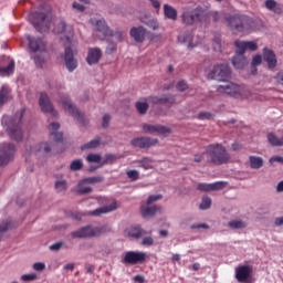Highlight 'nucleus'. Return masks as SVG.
Segmentation results:
<instances>
[{
    "label": "nucleus",
    "instance_id": "e2e57ef3",
    "mask_svg": "<svg viewBox=\"0 0 283 283\" xmlns=\"http://www.w3.org/2000/svg\"><path fill=\"white\" fill-rule=\"evenodd\" d=\"M251 65H262V55L256 54L252 57Z\"/></svg>",
    "mask_w": 283,
    "mask_h": 283
},
{
    "label": "nucleus",
    "instance_id": "69168bd1",
    "mask_svg": "<svg viewBox=\"0 0 283 283\" xmlns=\"http://www.w3.org/2000/svg\"><path fill=\"white\" fill-rule=\"evenodd\" d=\"M177 90L179 92H185V90H187L189 86L187 85V82L185 81H179L176 85Z\"/></svg>",
    "mask_w": 283,
    "mask_h": 283
},
{
    "label": "nucleus",
    "instance_id": "052dcab7",
    "mask_svg": "<svg viewBox=\"0 0 283 283\" xmlns=\"http://www.w3.org/2000/svg\"><path fill=\"white\" fill-rule=\"evenodd\" d=\"M211 117H212V115L209 112H201L198 114L199 120H209V118H211Z\"/></svg>",
    "mask_w": 283,
    "mask_h": 283
},
{
    "label": "nucleus",
    "instance_id": "c756f323",
    "mask_svg": "<svg viewBox=\"0 0 283 283\" xmlns=\"http://www.w3.org/2000/svg\"><path fill=\"white\" fill-rule=\"evenodd\" d=\"M179 43H184L187 45L188 50H193V48H198V43H193V34L191 32L182 33L178 36Z\"/></svg>",
    "mask_w": 283,
    "mask_h": 283
},
{
    "label": "nucleus",
    "instance_id": "2f4dec72",
    "mask_svg": "<svg viewBox=\"0 0 283 283\" xmlns=\"http://www.w3.org/2000/svg\"><path fill=\"white\" fill-rule=\"evenodd\" d=\"M60 127H61V124L59 123H51L49 125V132L51 136H53V140H55V143L63 142V133H57Z\"/></svg>",
    "mask_w": 283,
    "mask_h": 283
},
{
    "label": "nucleus",
    "instance_id": "dca6fc26",
    "mask_svg": "<svg viewBox=\"0 0 283 283\" xmlns=\"http://www.w3.org/2000/svg\"><path fill=\"white\" fill-rule=\"evenodd\" d=\"M52 151V146L48 142H42L39 144H35L34 146L30 147V150L27 149V154L34 156H48Z\"/></svg>",
    "mask_w": 283,
    "mask_h": 283
},
{
    "label": "nucleus",
    "instance_id": "aec40b11",
    "mask_svg": "<svg viewBox=\"0 0 283 283\" xmlns=\"http://www.w3.org/2000/svg\"><path fill=\"white\" fill-rule=\"evenodd\" d=\"M64 61L69 72H74L78 67V62L74 59V52L72 48H66L64 51Z\"/></svg>",
    "mask_w": 283,
    "mask_h": 283
},
{
    "label": "nucleus",
    "instance_id": "5fc2aeb1",
    "mask_svg": "<svg viewBox=\"0 0 283 283\" xmlns=\"http://www.w3.org/2000/svg\"><path fill=\"white\" fill-rule=\"evenodd\" d=\"M8 229H10V221L4 220V221L0 222V238H1V233H6V231H8Z\"/></svg>",
    "mask_w": 283,
    "mask_h": 283
},
{
    "label": "nucleus",
    "instance_id": "bf43d9fd",
    "mask_svg": "<svg viewBox=\"0 0 283 283\" xmlns=\"http://www.w3.org/2000/svg\"><path fill=\"white\" fill-rule=\"evenodd\" d=\"M109 120H112V116L109 114H105L102 119V126L104 128L109 127Z\"/></svg>",
    "mask_w": 283,
    "mask_h": 283
},
{
    "label": "nucleus",
    "instance_id": "f03ea898",
    "mask_svg": "<svg viewBox=\"0 0 283 283\" xmlns=\"http://www.w3.org/2000/svg\"><path fill=\"white\" fill-rule=\"evenodd\" d=\"M50 7L42 6L39 11L29 14V21L38 30V32H48L50 30Z\"/></svg>",
    "mask_w": 283,
    "mask_h": 283
},
{
    "label": "nucleus",
    "instance_id": "0eeeda50",
    "mask_svg": "<svg viewBox=\"0 0 283 283\" xmlns=\"http://www.w3.org/2000/svg\"><path fill=\"white\" fill-rule=\"evenodd\" d=\"M184 23L187 25H193V23H202L207 19V9L198 6L192 10H186L181 14Z\"/></svg>",
    "mask_w": 283,
    "mask_h": 283
},
{
    "label": "nucleus",
    "instance_id": "f3484780",
    "mask_svg": "<svg viewBox=\"0 0 283 283\" xmlns=\"http://www.w3.org/2000/svg\"><path fill=\"white\" fill-rule=\"evenodd\" d=\"M102 181H103V177H90V178L83 179L77 185V191L78 193H92V188L90 187V185H94L96 182H102Z\"/></svg>",
    "mask_w": 283,
    "mask_h": 283
},
{
    "label": "nucleus",
    "instance_id": "7c9ffc66",
    "mask_svg": "<svg viewBox=\"0 0 283 283\" xmlns=\"http://www.w3.org/2000/svg\"><path fill=\"white\" fill-rule=\"evenodd\" d=\"M118 209V205L116 202H112L108 206H103L102 208H97L87 213V216H102V213H112V211H116Z\"/></svg>",
    "mask_w": 283,
    "mask_h": 283
},
{
    "label": "nucleus",
    "instance_id": "f257e3e1",
    "mask_svg": "<svg viewBox=\"0 0 283 283\" xmlns=\"http://www.w3.org/2000/svg\"><path fill=\"white\" fill-rule=\"evenodd\" d=\"M23 114H25V109H21L17 114V118H12L10 116L4 115L2 117V127L6 129L10 138L12 140H23V130H21V120H23Z\"/></svg>",
    "mask_w": 283,
    "mask_h": 283
},
{
    "label": "nucleus",
    "instance_id": "09e8293b",
    "mask_svg": "<svg viewBox=\"0 0 283 283\" xmlns=\"http://www.w3.org/2000/svg\"><path fill=\"white\" fill-rule=\"evenodd\" d=\"M55 189L59 192L66 191L67 190V181H65V180L55 181Z\"/></svg>",
    "mask_w": 283,
    "mask_h": 283
},
{
    "label": "nucleus",
    "instance_id": "37998d69",
    "mask_svg": "<svg viewBox=\"0 0 283 283\" xmlns=\"http://www.w3.org/2000/svg\"><path fill=\"white\" fill-rule=\"evenodd\" d=\"M212 49L214 52H222V39L219 35H216L212 40Z\"/></svg>",
    "mask_w": 283,
    "mask_h": 283
},
{
    "label": "nucleus",
    "instance_id": "4468645a",
    "mask_svg": "<svg viewBox=\"0 0 283 283\" xmlns=\"http://www.w3.org/2000/svg\"><path fill=\"white\" fill-rule=\"evenodd\" d=\"M242 85L235 83H228L217 86V92L219 94H228V96H233L234 98H240V91Z\"/></svg>",
    "mask_w": 283,
    "mask_h": 283
},
{
    "label": "nucleus",
    "instance_id": "0e129e2a",
    "mask_svg": "<svg viewBox=\"0 0 283 283\" xmlns=\"http://www.w3.org/2000/svg\"><path fill=\"white\" fill-rule=\"evenodd\" d=\"M116 50V43L108 42L106 46V54H114V51Z\"/></svg>",
    "mask_w": 283,
    "mask_h": 283
},
{
    "label": "nucleus",
    "instance_id": "9d476101",
    "mask_svg": "<svg viewBox=\"0 0 283 283\" xmlns=\"http://www.w3.org/2000/svg\"><path fill=\"white\" fill-rule=\"evenodd\" d=\"M17 154V146L10 143L0 144V167H3L14 160Z\"/></svg>",
    "mask_w": 283,
    "mask_h": 283
},
{
    "label": "nucleus",
    "instance_id": "864d4df0",
    "mask_svg": "<svg viewBox=\"0 0 283 283\" xmlns=\"http://www.w3.org/2000/svg\"><path fill=\"white\" fill-rule=\"evenodd\" d=\"M142 247H154V238L151 237H145L142 242Z\"/></svg>",
    "mask_w": 283,
    "mask_h": 283
},
{
    "label": "nucleus",
    "instance_id": "473e14b6",
    "mask_svg": "<svg viewBox=\"0 0 283 283\" xmlns=\"http://www.w3.org/2000/svg\"><path fill=\"white\" fill-rule=\"evenodd\" d=\"M134 163L137 165V167L144 169V171H149V169H154V159L149 157H144L142 159L135 160Z\"/></svg>",
    "mask_w": 283,
    "mask_h": 283
},
{
    "label": "nucleus",
    "instance_id": "4be33fe9",
    "mask_svg": "<svg viewBox=\"0 0 283 283\" xmlns=\"http://www.w3.org/2000/svg\"><path fill=\"white\" fill-rule=\"evenodd\" d=\"M232 65L235 70H243L244 66L249 65V61L247 56H244V52L237 49L235 55L232 57Z\"/></svg>",
    "mask_w": 283,
    "mask_h": 283
},
{
    "label": "nucleus",
    "instance_id": "680f3d73",
    "mask_svg": "<svg viewBox=\"0 0 283 283\" xmlns=\"http://www.w3.org/2000/svg\"><path fill=\"white\" fill-rule=\"evenodd\" d=\"M197 189L199 191H211V186L210 184H198Z\"/></svg>",
    "mask_w": 283,
    "mask_h": 283
},
{
    "label": "nucleus",
    "instance_id": "a211bd4d",
    "mask_svg": "<svg viewBox=\"0 0 283 283\" xmlns=\"http://www.w3.org/2000/svg\"><path fill=\"white\" fill-rule=\"evenodd\" d=\"M158 144V139H151L149 137H138L130 142L133 147H138L139 149H148V147H154Z\"/></svg>",
    "mask_w": 283,
    "mask_h": 283
},
{
    "label": "nucleus",
    "instance_id": "49530a36",
    "mask_svg": "<svg viewBox=\"0 0 283 283\" xmlns=\"http://www.w3.org/2000/svg\"><path fill=\"white\" fill-rule=\"evenodd\" d=\"M71 171H78L83 169V161L81 159H75L70 165Z\"/></svg>",
    "mask_w": 283,
    "mask_h": 283
},
{
    "label": "nucleus",
    "instance_id": "774afa93",
    "mask_svg": "<svg viewBox=\"0 0 283 283\" xmlns=\"http://www.w3.org/2000/svg\"><path fill=\"white\" fill-rule=\"evenodd\" d=\"M269 163L271 165H273L274 163H280L281 165H283V157L273 156V157L270 158Z\"/></svg>",
    "mask_w": 283,
    "mask_h": 283
},
{
    "label": "nucleus",
    "instance_id": "4d7b16f0",
    "mask_svg": "<svg viewBox=\"0 0 283 283\" xmlns=\"http://www.w3.org/2000/svg\"><path fill=\"white\" fill-rule=\"evenodd\" d=\"M36 274H34V273H31V274H23L22 276H21V280L23 281V282H34V280H36Z\"/></svg>",
    "mask_w": 283,
    "mask_h": 283
},
{
    "label": "nucleus",
    "instance_id": "39448f33",
    "mask_svg": "<svg viewBox=\"0 0 283 283\" xmlns=\"http://www.w3.org/2000/svg\"><path fill=\"white\" fill-rule=\"evenodd\" d=\"M206 154L210 156V163L213 165H227L231 160V156L227 148L220 144H212L207 147Z\"/></svg>",
    "mask_w": 283,
    "mask_h": 283
},
{
    "label": "nucleus",
    "instance_id": "338daca9",
    "mask_svg": "<svg viewBox=\"0 0 283 283\" xmlns=\"http://www.w3.org/2000/svg\"><path fill=\"white\" fill-rule=\"evenodd\" d=\"M34 271H45V263L43 262H36L33 264Z\"/></svg>",
    "mask_w": 283,
    "mask_h": 283
},
{
    "label": "nucleus",
    "instance_id": "bb28decb",
    "mask_svg": "<svg viewBox=\"0 0 283 283\" xmlns=\"http://www.w3.org/2000/svg\"><path fill=\"white\" fill-rule=\"evenodd\" d=\"M158 211H160V207L151 206V203L146 202L140 207V213L143 218H154Z\"/></svg>",
    "mask_w": 283,
    "mask_h": 283
},
{
    "label": "nucleus",
    "instance_id": "393cba45",
    "mask_svg": "<svg viewBox=\"0 0 283 283\" xmlns=\"http://www.w3.org/2000/svg\"><path fill=\"white\" fill-rule=\"evenodd\" d=\"M234 45L237 50H240L241 53L243 52V54L247 52V50H251V52H255V50H258V43L254 41L235 40Z\"/></svg>",
    "mask_w": 283,
    "mask_h": 283
},
{
    "label": "nucleus",
    "instance_id": "de8ad7c7",
    "mask_svg": "<svg viewBox=\"0 0 283 283\" xmlns=\"http://www.w3.org/2000/svg\"><path fill=\"white\" fill-rule=\"evenodd\" d=\"M210 207H211V198L203 197L199 206V209H201L202 211H207V209H210Z\"/></svg>",
    "mask_w": 283,
    "mask_h": 283
},
{
    "label": "nucleus",
    "instance_id": "a18cd8bd",
    "mask_svg": "<svg viewBox=\"0 0 283 283\" xmlns=\"http://www.w3.org/2000/svg\"><path fill=\"white\" fill-rule=\"evenodd\" d=\"M265 8L272 12H280V9H277V2L275 0H266Z\"/></svg>",
    "mask_w": 283,
    "mask_h": 283
},
{
    "label": "nucleus",
    "instance_id": "6e6d98bb",
    "mask_svg": "<svg viewBox=\"0 0 283 283\" xmlns=\"http://www.w3.org/2000/svg\"><path fill=\"white\" fill-rule=\"evenodd\" d=\"M224 187V182L217 181L213 184H210V191H218L219 189H222Z\"/></svg>",
    "mask_w": 283,
    "mask_h": 283
},
{
    "label": "nucleus",
    "instance_id": "f8f14e48",
    "mask_svg": "<svg viewBox=\"0 0 283 283\" xmlns=\"http://www.w3.org/2000/svg\"><path fill=\"white\" fill-rule=\"evenodd\" d=\"M147 260V253L140 251H128L125 253L124 264H143Z\"/></svg>",
    "mask_w": 283,
    "mask_h": 283
},
{
    "label": "nucleus",
    "instance_id": "a878e982",
    "mask_svg": "<svg viewBox=\"0 0 283 283\" xmlns=\"http://www.w3.org/2000/svg\"><path fill=\"white\" fill-rule=\"evenodd\" d=\"M103 56V51L99 48H92L88 50L86 62L88 65H96Z\"/></svg>",
    "mask_w": 283,
    "mask_h": 283
},
{
    "label": "nucleus",
    "instance_id": "13d9d810",
    "mask_svg": "<svg viewBox=\"0 0 283 283\" xmlns=\"http://www.w3.org/2000/svg\"><path fill=\"white\" fill-rule=\"evenodd\" d=\"M161 198H163L161 195L149 196L148 199H147V203L148 205H154V202H158V200H160Z\"/></svg>",
    "mask_w": 283,
    "mask_h": 283
},
{
    "label": "nucleus",
    "instance_id": "f704fd0d",
    "mask_svg": "<svg viewBox=\"0 0 283 283\" xmlns=\"http://www.w3.org/2000/svg\"><path fill=\"white\" fill-rule=\"evenodd\" d=\"M164 14L166 19H170V21H177L178 19V11L169 4H164Z\"/></svg>",
    "mask_w": 283,
    "mask_h": 283
},
{
    "label": "nucleus",
    "instance_id": "e433bc0d",
    "mask_svg": "<svg viewBox=\"0 0 283 283\" xmlns=\"http://www.w3.org/2000/svg\"><path fill=\"white\" fill-rule=\"evenodd\" d=\"M249 163L251 169H262V167H264V159L259 156H250Z\"/></svg>",
    "mask_w": 283,
    "mask_h": 283
},
{
    "label": "nucleus",
    "instance_id": "72a5a7b5",
    "mask_svg": "<svg viewBox=\"0 0 283 283\" xmlns=\"http://www.w3.org/2000/svg\"><path fill=\"white\" fill-rule=\"evenodd\" d=\"M153 103H157L160 105H174L176 103V98L171 95H164V96H155L151 97Z\"/></svg>",
    "mask_w": 283,
    "mask_h": 283
},
{
    "label": "nucleus",
    "instance_id": "b1692460",
    "mask_svg": "<svg viewBox=\"0 0 283 283\" xmlns=\"http://www.w3.org/2000/svg\"><path fill=\"white\" fill-rule=\"evenodd\" d=\"M129 34L136 43H143L147 34V29H145L144 27H133Z\"/></svg>",
    "mask_w": 283,
    "mask_h": 283
},
{
    "label": "nucleus",
    "instance_id": "cd10ccee",
    "mask_svg": "<svg viewBox=\"0 0 283 283\" xmlns=\"http://www.w3.org/2000/svg\"><path fill=\"white\" fill-rule=\"evenodd\" d=\"M263 59L268 63L270 70H275V67H277V57L272 50H263Z\"/></svg>",
    "mask_w": 283,
    "mask_h": 283
},
{
    "label": "nucleus",
    "instance_id": "ea45409f",
    "mask_svg": "<svg viewBox=\"0 0 283 283\" xmlns=\"http://www.w3.org/2000/svg\"><path fill=\"white\" fill-rule=\"evenodd\" d=\"M137 112L139 114H147V109H149V104H147V99H140L135 105Z\"/></svg>",
    "mask_w": 283,
    "mask_h": 283
},
{
    "label": "nucleus",
    "instance_id": "ddd939ff",
    "mask_svg": "<svg viewBox=\"0 0 283 283\" xmlns=\"http://www.w3.org/2000/svg\"><path fill=\"white\" fill-rule=\"evenodd\" d=\"M90 23L95 28L96 32H99L104 36H114V31L107 25L105 19L91 18Z\"/></svg>",
    "mask_w": 283,
    "mask_h": 283
},
{
    "label": "nucleus",
    "instance_id": "4c0bfd02",
    "mask_svg": "<svg viewBox=\"0 0 283 283\" xmlns=\"http://www.w3.org/2000/svg\"><path fill=\"white\" fill-rule=\"evenodd\" d=\"M109 253H112V248H109V245L107 244H99L98 248L95 251V255L97 258H105L107 255H109Z\"/></svg>",
    "mask_w": 283,
    "mask_h": 283
},
{
    "label": "nucleus",
    "instance_id": "a19ab883",
    "mask_svg": "<svg viewBox=\"0 0 283 283\" xmlns=\"http://www.w3.org/2000/svg\"><path fill=\"white\" fill-rule=\"evenodd\" d=\"M142 23L147 25V28H150V30H160V24L158 23V20L156 19H149V20H143L140 19Z\"/></svg>",
    "mask_w": 283,
    "mask_h": 283
},
{
    "label": "nucleus",
    "instance_id": "8fccbe9b",
    "mask_svg": "<svg viewBox=\"0 0 283 283\" xmlns=\"http://www.w3.org/2000/svg\"><path fill=\"white\" fill-rule=\"evenodd\" d=\"M117 39V41H124L125 36H127V32H125L123 29H117L115 32H113V35Z\"/></svg>",
    "mask_w": 283,
    "mask_h": 283
},
{
    "label": "nucleus",
    "instance_id": "2eb2a0df",
    "mask_svg": "<svg viewBox=\"0 0 283 283\" xmlns=\"http://www.w3.org/2000/svg\"><path fill=\"white\" fill-rule=\"evenodd\" d=\"M39 105L44 114H51V116H59V112L54 109V106L52 105L48 93H41Z\"/></svg>",
    "mask_w": 283,
    "mask_h": 283
},
{
    "label": "nucleus",
    "instance_id": "6e6552de",
    "mask_svg": "<svg viewBox=\"0 0 283 283\" xmlns=\"http://www.w3.org/2000/svg\"><path fill=\"white\" fill-rule=\"evenodd\" d=\"M208 78L219 82L229 81L231 78V67H229V64H217L208 74Z\"/></svg>",
    "mask_w": 283,
    "mask_h": 283
},
{
    "label": "nucleus",
    "instance_id": "58836bf2",
    "mask_svg": "<svg viewBox=\"0 0 283 283\" xmlns=\"http://www.w3.org/2000/svg\"><path fill=\"white\" fill-rule=\"evenodd\" d=\"M8 98H10V88L2 86L0 90V106L6 105Z\"/></svg>",
    "mask_w": 283,
    "mask_h": 283
},
{
    "label": "nucleus",
    "instance_id": "423d86ee",
    "mask_svg": "<svg viewBox=\"0 0 283 283\" xmlns=\"http://www.w3.org/2000/svg\"><path fill=\"white\" fill-rule=\"evenodd\" d=\"M27 41H29V50L36 54L33 56L35 65L41 67L45 63V42L41 39L32 38L30 35H27Z\"/></svg>",
    "mask_w": 283,
    "mask_h": 283
},
{
    "label": "nucleus",
    "instance_id": "1a4fd4ad",
    "mask_svg": "<svg viewBox=\"0 0 283 283\" xmlns=\"http://www.w3.org/2000/svg\"><path fill=\"white\" fill-rule=\"evenodd\" d=\"M61 104H62V107L69 112V114L71 116H73V118L75 120H77V123H80L81 125H85V115H83V113H81L78 111V108H76L74 106V104H72V101L70 99V97L67 95H63L61 97Z\"/></svg>",
    "mask_w": 283,
    "mask_h": 283
},
{
    "label": "nucleus",
    "instance_id": "c85d7f7f",
    "mask_svg": "<svg viewBox=\"0 0 283 283\" xmlns=\"http://www.w3.org/2000/svg\"><path fill=\"white\" fill-rule=\"evenodd\" d=\"M239 98H247L248 101H258L260 95L254 90H251L244 85H241Z\"/></svg>",
    "mask_w": 283,
    "mask_h": 283
},
{
    "label": "nucleus",
    "instance_id": "5701e85b",
    "mask_svg": "<svg viewBox=\"0 0 283 283\" xmlns=\"http://www.w3.org/2000/svg\"><path fill=\"white\" fill-rule=\"evenodd\" d=\"M143 129L146 134H170L171 129L163 125H149L145 124Z\"/></svg>",
    "mask_w": 283,
    "mask_h": 283
},
{
    "label": "nucleus",
    "instance_id": "20e7f679",
    "mask_svg": "<svg viewBox=\"0 0 283 283\" xmlns=\"http://www.w3.org/2000/svg\"><path fill=\"white\" fill-rule=\"evenodd\" d=\"M226 21L230 25L232 30H237V32L249 33L251 30H254L255 22L253 19L247 15H230L226 18Z\"/></svg>",
    "mask_w": 283,
    "mask_h": 283
},
{
    "label": "nucleus",
    "instance_id": "7ed1b4c3",
    "mask_svg": "<svg viewBox=\"0 0 283 283\" xmlns=\"http://www.w3.org/2000/svg\"><path fill=\"white\" fill-rule=\"evenodd\" d=\"M111 231L112 229L107 226H85L73 231L71 235L72 238L87 240L90 238H101V235H105V233H109Z\"/></svg>",
    "mask_w": 283,
    "mask_h": 283
},
{
    "label": "nucleus",
    "instance_id": "79ce46f5",
    "mask_svg": "<svg viewBox=\"0 0 283 283\" xmlns=\"http://www.w3.org/2000/svg\"><path fill=\"white\" fill-rule=\"evenodd\" d=\"M228 227H230V229H245L247 222L242 220H232L228 223Z\"/></svg>",
    "mask_w": 283,
    "mask_h": 283
},
{
    "label": "nucleus",
    "instance_id": "603ef678",
    "mask_svg": "<svg viewBox=\"0 0 283 283\" xmlns=\"http://www.w3.org/2000/svg\"><path fill=\"white\" fill-rule=\"evenodd\" d=\"M86 160L88 163H101V155L98 154H90L87 157H86Z\"/></svg>",
    "mask_w": 283,
    "mask_h": 283
},
{
    "label": "nucleus",
    "instance_id": "c03bdc74",
    "mask_svg": "<svg viewBox=\"0 0 283 283\" xmlns=\"http://www.w3.org/2000/svg\"><path fill=\"white\" fill-rule=\"evenodd\" d=\"M98 145H101V138H95V139L88 142L87 144H84L82 146V149H96V147H98Z\"/></svg>",
    "mask_w": 283,
    "mask_h": 283
},
{
    "label": "nucleus",
    "instance_id": "412c9836",
    "mask_svg": "<svg viewBox=\"0 0 283 283\" xmlns=\"http://www.w3.org/2000/svg\"><path fill=\"white\" fill-rule=\"evenodd\" d=\"M55 34H63L66 41H71L72 36H74V29L72 27L65 24V22L61 21L54 29Z\"/></svg>",
    "mask_w": 283,
    "mask_h": 283
},
{
    "label": "nucleus",
    "instance_id": "3c124183",
    "mask_svg": "<svg viewBox=\"0 0 283 283\" xmlns=\"http://www.w3.org/2000/svg\"><path fill=\"white\" fill-rule=\"evenodd\" d=\"M126 176L129 180L136 181L140 178V172H138V170H127Z\"/></svg>",
    "mask_w": 283,
    "mask_h": 283
},
{
    "label": "nucleus",
    "instance_id": "c9c22d12",
    "mask_svg": "<svg viewBox=\"0 0 283 283\" xmlns=\"http://www.w3.org/2000/svg\"><path fill=\"white\" fill-rule=\"evenodd\" d=\"M143 235H147V231L143 230V228H140V226L132 227L128 230L129 238H135L136 240H138V238H143Z\"/></svg>",
    "mask_w": 283,
    "mask_h": 283
},
{
    "label": "nucleus",
    "instance_id": "9b49d317",
    "mask_svg": "<svg viewBox=\"0 0 283 283\" xmlns=\"http://www.w3.org/2000/svg\"><path fill=\"white\" fill-rule=\"evenodd\" d=\"M252 273L253 269L249 265H240L234 270L235 280L240 283H252Z\"/></svg>",
    "mask_w": 283,
    "mask_h": 283
},
{
    "label": "nucleus",
    "instance_id": "6ab92c4d",
    "mask_svg": "<svg viewBox=\"0 0 283 283\" xmlns=\"http://www.w3.org/2000/svg\"><path fill=\"white\" fill-rule=\"evenodd\" d=\"M2 62H0V76H10L14 74V60L10 57L2 56Z\"/></svg>",
    "mask_w": 283,
    "mask_h": 283
}]
</instances>
